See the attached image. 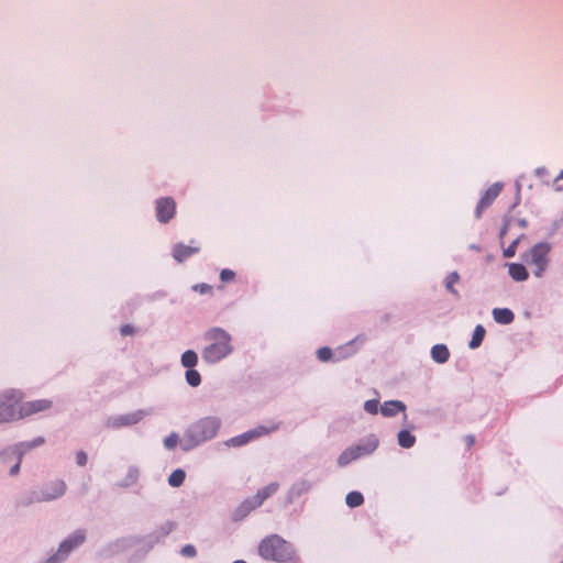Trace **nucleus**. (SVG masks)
<instances>
[{"mask_svg":"<svg viewBox=\"0 0 563 563\" xmlns=\"http://www.w3.org/2000/svg\"><path fill=\"white\" fill-rule=\"evenodd\" d=\"M398 444L405 449H409L415 445L416 437L408 430H401L398 433Z\"/></svg>","mask_w":563,"mask_h":563,"instance_id":"5701e85b","label":"nucleus"},{"mask_svg":"<svg viewBox=\"0 0 563 563\" xmlns=\"http://www.w3.org/2000/svg\"><path fill=\"white\" fill-rule=\"evenodd\" d=\"M278 429H279L278 422H271L268 426H258V427L250 430V432L252 433L253 439H257L260 437L267 435L272 432H275Z\"/></svg>","mask_w":563,"mask_h":563,"instance_id":"4be33fe9","label":"nucleus"},{"mask_svg":"<svg viewBox=\"0 0 563 563\" xmlns=\"http://www.w3.org/2000/svg\"><path fill=\"white\" fill-rule=\"evenodd\" d=\"M176 213V202L172 197L156 200V218L161 223L169 222Z\"/></svg>","mask_w":563,"mask_h":563,"instance_id":"1a4fd4ad","label":"nucleus"},{"mask_svg":"<svg viewBox=\"0 0 563 563\" xmlns=\"http://www.w3.org/2000/svg\"><path fill=\"white\" fill-rule=\"evenodd\" d=\"M207 345L201 352L202 360L216 364L233 351L232 336L221 328H212L205 333Z\"/></svg>","mask_w":563,"mask_h":563,"instance_id":"f257e3e1","label":"nucleus"},{"mask_svg":"<svg viewBox=\"0 0 563 563\" xmlns=\"http://www.w3.org/2000/svg\"><path fill=\"white\" fill-rule=\"evenodd\" d=\"M22 454H20L18 462L11 467L10 475H16L20 471Z\"/></svg>","mask_w":563,"mask_h":563,"instance_id":"37998d69","label":"nucleus"},{"mask_svg":"<svg viewBox=\"0 0 563 563\" xmlns=\"http://www.w3.org/2000/svg\"><path fill=\"white\" fill-rule=\"evenodd\" d=\"M485 333H486V330L483 325H481V324L476 325L475 330L473 332L472 339L468 343V346L471 349L478 347L484 340Z\"/></svg>","mask_w":563,"mask_h":563,"instance_id":"b1692460","label":"nucleus"},{"mask_svg":"<svg viewBox=\"0 0 563 563\" xmlns=\"http://www.w3.org/2000/svg\"><path fill=\"white\" fill-rule=\"evenodd\" d=\"M23 394L16 389H10L0 395V422L20 420V405Z\"/></svg>","mask_w":563,"mask_h":563,"instance_id":"7ed1b4c3","label":"nucleus"},{"mask_svg":"<svg viewBox=\"0 0 563 563\" xmlns=\"http://www.w3.org/2000/svg\"><path fill=\"white\" fill-rule=\"evenodd\" d=\"M378 446V439L375 435L368 437L357 445L352 446L358 457L373 453Z\"/></svg>","mask_w":563,"mask_h":563,"instance_id":"dca6fc26","label":"nucleus"},{"mask_svg":"<svg viewBox=\"0 0 563 563\" xmlns=\"http://www.w3.org/2000/svg\"><path fill=\"white\" fill-rule=\"evenodd\" d=\"M135 330L131 324H124L120 328V333L122 336L134 334Z\"/></svg>","mask_w":563,"mask_h":563,"instance_id":"ea45409f","label":"nucleus"},{"mask_svg":"<svg viewBox=\"0 0 563 563\" xmlns=\"http://www.w3.org/2000/svg\"><path fill=\"white\" fill-rule=\"evenodd\" d=\"M278 488L279 484L274 482L258 489L257 493L253 496L254 503L261 507L265 500L277 493Z\"/></svg>","mask_w":563,"mask_h":563,"instance_id":"f3484780","label":"nucleus"},{"mask_svg":"<svg viewBox=\"0 0 563 563\" xmlns=\"http://www.w3.org/2000/svg\"><path fill=\"white\" fill-rule=\"evenodd\" d=\"M146 416V412L143 410H139L132 413L122 415L113 419V427H125L133 426L141 421Z\"/></svg>","mask_w":563,"mask_h":563,"instance_id":"f8f14e48","label":"nucleus"},{"mask_svg":"<svg viewBox=\"0 0 563 563\" xmlns=\"http://www.w3.org/2000/svg\"><path fill=\"white\" fill-rule=\"evenodd\" d=\"M501 189H503V185H500L498 183L493 184L492 186H489L487 188V190L484 192V195L482 196V198L479 199V201L477 203L476 211H475L476 218L479 219L482 217L483 211L485 209H487L494 202V200L501 192Z\"/></svg>","mask_w":563,"mask_h":563,"instance_id":"9d476101","label":"nucleus"},{"mask_svg":"<svg viewBox=\"0 0 563 563\" xmlns=\"http://www.w3.org/2000/svg\"><path fill=\"white\" fill-rule=\"evenodd\" d=\"M257 552L263 560L277 563L291 562L296 553L290 542L275 533L261 540Z\"/></svg>","mask_w":563,"mask_h":563,"instance_id":"f03ea898","label":"nucleus"},{"mask_svg":"<svg viewBox=\"0 0 563 563\" xmlns=\"http://www.w3.org/2000/svg\"><path fill=\"white\" fill-rule=\"evenodd\" d=\"M405 410H406L405 404L399 400L385 401L380 406V412L384 417H394L398 412H404Z\"/></svg>","mask_w":563,"mask_h":563,"instance_id":"a211bd4d","label":"nucleus"},{"mask_svg":"<svg viewBox=\"0 0 563 563\" xmlns=\"http://www.w3.org/2000/svg\"><path fill=\"white\" fill-rule=\"evenodd\" d=\"M364 409L371 415H376L378 412V401L374 399L365 401Z\"/></svg>","mask_w":563,"mask_h":563,"instance_id":"f704fd0d","label":"nucleus"},{"mask_svg":"<svg viewBox=\"0 0 563 563\" xmlns=\"http://www.w3.org/2000/svg\"><path fill=\"white\" fill-rule=\"evenodd\" d=\"M254 440L253 437H252V433L250 431L243 433V434H240L238 437H234L232 438L229 443L233 446H241V445H244L246 444L247 442Z\"/></svg>","mask_w":563,"mask_h":563,"instance_id":"7c9ffc66","label":"nucleus"},{"mask_svg":"<svg viewBox=\"0 0 563 563\" xmlns=\"http://www.w3.org/2000/svg\"><path fill=\"white\" fill-rule=\"evenodd\" d=\"M87 454L84 451H79L76 454V462L79 466H85L87 464Z\"/></svg>","mask_w":563,"mask_h":563,"instance_id":"58836bf2","label":"nucleus"},{"mask_svg":"<svg viewBox=\"0 0 563 563\" xmlns=\"http://www.w3.org/2000/svg\"><path fill=\"white\" fill-rule=\"evenodd\" d=\"M431 356L437 363H445L450 357V352L446 345L437 344L431 349Z\"/></svg>","mask_w":563,"mask_h":563,"instance_id":"412c9836","label":"nucleus"},{"mask_svg":"<svg viewBox=\"0 0 563 563\" xmlns=\"http://www.w3.org/2000/svg\"><path fill=\"white\" fill-rule=\"evenodd\" d=\"M346 505L351 508L361 506L364 503V497L360 492H350L345 497Z\"/></svg>","mask_w":563,"mask_h":563,"instance_id":"bb28decb","label":"nucleus"},{"mask_svg":"<svg viewBox=\"0 0 563 563\" xmlns=\"http://www.w3.org/2000/svg\"><path fill=\"white\" fill-rule=\"evenodd\" d=\"M181 365L187 368H194L198 363V355L192 350H187L181 355Z\"/></svg>","mask_w":563,"mask_h":563,"instance_id":"393cba45","label":"nucleus"},{"mask_svg":"<svg viewBox=\"0 0 563 563\" xmlns=\"http://www.w3.org/2000/svg\"><path fill=\"white\" fill-rule=\"evenodd\" d=\"M258 507L260 506L254 503L253 496L249 497L236 507V509L233 512V519L235 521H240Z\"/></svg>","mask_w":563,"mask_h":563,"instance_id":"2eb2a0df","label":"nucleus"},{"mask_svg":"<svg viewBox=\"0 0 563 563\" xmlns=\"http://www.w3.org/2000/svg\"><path fill=\"white\" fill-rule=\"evenodd\" d=\"M186 474L183 470H175L168 477V484L172 487H179L185 481Z\"/></svg>","mask_w":563,"mask_h":563,"instance_id":"c85d7f7f","label":"nucleus"},{"mask_svg":"<svg viewBox=\"0 0 563 563\" xmlns=\"http://www.w3.org/2000/svg\"><path fill=\"white\" fill-rule=\"evenodd\" d=\"M258 507L260 506L254 503L253 496L249 497L236 507V509L233 512V519L235 521H240Z\"/></svg>","mask_w":563,"mask_h":563,"instance_id":"4468645a","label":"nucleus"},{"mask_svg":"<svg viewBox=\"0 0 563 563\" xmlns=\"http://www.w3.org/2000/svg\"><path fill=\"white\" fill-rule=\"evenodd\" d=\"M192 290L196 292H199L200 295H212L213 294V287L206 283L194 285Z\"/></svg>","mask_w":563,"mask_h":563,"instance_id":"2f4dec72","label":"nucleus"},{"mask_svg":"<svg viewBox=\"0 0 563 563\" xmlns=\"http://www.w3.org/2000/svg\"><path fill=\"white\" fill-rule=\"evenodd\" d=\"M258 507L260 506L254 503L253 496L249 497L236 507V509L233 512V519L235 521H240Z\"/></svg>","mask_w":563,"mask_h":563,"instance_id":"ddd939ff","label":"nucleus"},{"mask_svg":"<svg viewBox=\"0 0 563 563\" xmlns=\"http://www.w3.org/2000/svg\"><path fill=\"white\" fill-rule=\"evenodd\" d=\"M86 540L84 530H77L65 539L58 548L57 553L53 556L56 561L64 560L74 549L82 544Z\"/></svg>","mask_w":563,"mask_h":563,"instance_id":"423d86ee","label":"nucleus"},{"mask_svg":"<svg viewBox=\"0 0 563 563\" xmlns=\"http://www.w3.org/2000/svg\"><path fill=\"white\" fill-rule=\"evenodd\" d=\"M44 442H45L44 438H37V439L33 440V441H32V442H30V443H22L21 445H22V446H25V448H27V449H32V448H35V446H37V445L43 444Z\"/></svg>","mask_w":563,"mask_h":563,"instance_id":"79ce46f5","label":"nucleus"},{"mask_svg":"<svg viewBox=\"0 0 563 563\" xmlns=\"http://www.w3.org/2000/svg\"><path fill=\"white\" fill-rule=\"evenodd\" d=\"M220 428V421L217 418L207 417L196 422L189 429L188 433L195 443H201L213 438Z\"/></svg>","mask_w":563,"mask_h":563,"instance_id":"20e7f679","label":"nucleus"},{"mask_svg":"<svg viewBox=\"0 0 563 563\" xmlns=\"http://www.w3.org/2000/svg\"><path fill=\"white\" fill-rule=\"evenodd\" d=\"M235 278V273L232 269L224 268L220 272V280L222 283L232 282Z\"/></svg>","mask_w":563,"mask_h":563,"instance_id":"72a5a7b5","label":"nucleus"},{"mask_svg":"<svg viewBox=\"0 0 563 563\" xmlns=\"http://www.w3.org/2000/svg\"><path fill=\"white\" fill-rule=\"evenodd\" d=\"M185 376L186 382L192 387H197L201 383V376L199 372L194 368H188Z\"/></svg>","mask_w":563,"mask_h":563,"instance_id":"c756f323","label":"nucleus"},{"mask_svg":"<svg viewBox=\"0 0 563 563\" xmlns=\"http://www.w3.org/2000/svg\"><path fill=\"white\" fill-rule=\"evenodd\" d=\"M464 442L468 449H471L475 444V437L472 434L464 437Z\"/></svg>","mask_w":563,"mask_h":563,"instance_id":"c03bdc74","label":"nucleus"},{"mask_svg":"<svg viewBox=\"0 0 563 563\" xmlns=\"http://www.w3.org/2000/svg\"><path fill=\"white\" fill-rule=\"evenodd\" d=\"M563 178V170L560 173L558 179H562Z\"/></svg>","mask_w":563,"mask_h":563,"instance_id":"de8ad7c7","label":"nucleus"},{"mask_svg":"<svg viewBox=\"0 0 563 563\" xmlns=\"http://www.w3.org/2000/svg\"><path fill=\"white\" fill-rule=\"evenodd\" d=\"M178 435L176 433H172L170 435L165 438L164 445L166 449L172 450L176 448V445L178 444Z\"/></svg>","mask_w":563,"mask_h":563,"instance_id":"c9c22d12","label":"nucleus"},{"mask_svg":"<svg viewBox=\"0 0 563 563\" xmlns=\"http://www.w3.org/2000/svg\"><path fill=\"white\" fill-rule=\"evenodd\" d=\"M233 563H246V562H245V561H243V560H236V561H234Z\"/></svg>","mask_w":563,"mask_h":563,"instance_id":"49530a36","label":"nucleus"},{"mask_svg":"<svg viewBox=\"0 0 563 563\" xmlns=\"http://www.w3.org/2000/svg\"><path fill=\"white\" fill-rule=\"evenodd\" d=\"M317 356L321 362H328L332 357V350L330 347H321L317 352Z\"/></svg>","mask_w":563,"mask_h":563,"instance_id":"473e14b6","label":"nucleus"},{"mask_svg":"<svg viewBox=\"0 0 563 563\" xmlns=\"http://www.w3.org/2000/svg\"><path fill=\"white\" fill-rule=\"evenodd\" d=\"M137 475H139V473H137L136 468H130L129 473H128L129 482L124 483L123 486H128L130 484L135 483L137 479Z\"/></svg>","mask_w":563,"mask_h":563,"instance_id":"4c0bfd02","label":"nucleus"},{"mask_svg":"<svg viewBox=\"0 0 563 563\" xmlns=\"http://www.w3.org/2000/svg\"><path fill=\"white\" fill-rule=\"evenodd\" d=\"M516 253V242H514L511 245H509L507 249L504 250V257L509 258L512 257Z\"/></svg>","mask_w":563,"mask_h":563,"instance_id":"a19ab883","label":"nucleus"},{"mask_svg":"<svg viewBox=\"0 0 563 563\" xmlns=\"http://www.w3.org/2000/svg\"><path fill=\"white\" fill-rule=\"evenodd\" d=\"M549 252L550 246L545 243H539L531 247L529 252L530 264L534 266L533 274L536 277H541L547 269Z\"/></svg>","mask_w":563,"mask_h":563,"instance_id":"39448f33","label":"nucleus"},{"mask_svg":"<svg viewBox=\"0 0 563 563\" xmlns=\"http://www.w3.org/2000/svg\"><path fill=\"white\" fill-rule=\"evenodd\" d=\"M52 406L53 401L46 398L24 401L20 405V417L21 419H24L30 416L47 411Z\"/></svg>","mask_w":563,"mask_h":563,"instance_id":"6e6552de","label":"nucleus"},{"mask_svg":"<svg viewBox=\"0 0 563 563\" xmlns=\"http://www.w3.org/2000/svg\"><path fill=\"white\" fill-rule=\"evenodd\" d=\"M46 563H58V562L56 561V558H51L47 560Z\"/></svg>","mask_w":563,"mask_h":563,"instance_id":"a18cd8bd","label":"nucleus"},{"mask_svg":"<svg viewBox=\"0 0 563 563\" xmlns=\"http://www.w3.org/2000/svg\"><path fill=\"white\" fill-rule=\"evenodd\" d=\"M66 492V484L62 479H55L45 484L40 494L35 497L36 501H49L63 496Z\"/></svg>","mask_w":563,"mask_h":563,"instance_id":"0eeeda50","label":"nucleus"},{"mask_svg":"<svg viewBox=\"0 0 563 563\" xmlns=\"http://www.w3.org/2000/svg\"><path fill=\"white\" fill-rule=\"evenodd\" d=\"M181 554L186 558H194V556H196L197 551L192 544H186L181 549Z\"/></svg>","mask_w":563,"mask_h":563,"instance_id":"e433bc0d","label":"nucleus"},{"mask_svg":"<svg viewBox=\"0 0 563 563\" xmlns=\"http://www.w3.org/2000/svg\"><path fill=\"white\" fill-rule=\"evenodd\" d=\"M460 275L456 272H452L448 275L445 280V288L453 296L459 297V291L454 288V285L459 283Z\"/></svg>","mask_w":563,"mask_h":563,"instance_id":"cd10ccee","label":"nucleus"},{"mask_svg":"<svg viewBox=\"0 0 563 563\" xmlns=\"http://www.w3.org/2000/svg\"><path fill=\"white\" fill-rule=\"evenodd\" d=\"M358 459V455L355 453V451L351 448H347L346 450H344L340 456L338 457V464L340 466H346L347 464H350L351 462L355 461Z\"/></svg>","mask_w":563,"mask_h":563,"instance_id":"a878e982","label":"nucleus"},{"mask_svg":"<svg viewBox=\"0 0 563 563\" xmlns=\"http://www.w3.org/2000/svg\"><path fill=\"white\" fill-rule=\"evenodd\" d=\"M493 317L494 320L500 324H510L515 319L514 312L508 308L493 309Z\"/></svg>","mask_w":563,"mask_h":563,"instance_id":"aec40b11","label":"nucleus"},{"mask_svg":"<svg viewBox=\"0 0 563 563\" xmlns=\"http://www.w3.org/2000/svg\"><path fill=\"white\" fill-rule=\"evenodd\" d=\"M508 273L515 282H523L529 276L527 268L519 263L508 264Z\"/></svg>","mask_w":563,"mask_h":563,"instance_id":"6ab92c4d","label":"nucleus"},{"mask_svg":"<svg viewBox=\"0 0 563 563\" xmlns=\"http://www.w3.org/2000/svg\"><path fill=\"white\" fill-rule=\"evenodd\" d=\"M191 243H195V242L191 241ZM199 251H200V247L197 245H194V244L186 245L183 243H177L176 245H174L172 254H173V257L178 263H183L190 256L197 254Z\"/></svg>","mask_w":563,"mask_h":563,"instance_id":"9b49d317","label":"nucleus"}]
</instances>
